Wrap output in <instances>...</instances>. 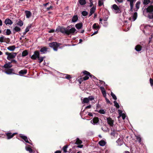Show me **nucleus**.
Here are the masks:
<instances>
[{
	"label": "nucleus",
	"instance_id": "bf43d9fd",
	"mask_svg": "<svg viewBox=\"0 0 153 153\" xmlns=\"http://www.w3.org/2000/svg\"><path fill=\"white\" fill-rule=\"evenodd\" d=\"M105 100L106 101V102L108 104H110L111 103V102L106 97H105Z\"/></svg>",
	"mask_w": 153,
	"mask_h": 153
},
{
	"label": "nucleus",
	"instance_id": "a878e982",
	"mask_svg": "<svg viewBox=\"0 0 153 153\" xmlns=\"http://www.w3.org/2000/svg\"><path fill=\"white\" fill-rule=\"evenodd\" d=\"M28 53L27 50L24 51L22 53V56L23 57L25 56L28 55Z\"/></svg>",
	"mask_w": 153,
	"mask_h": 153
},
{
	"label": "nucleus",
	"instance_id": "7ed1b4c3",
	"mask_svg": "<svg viewBox=\"0 0 153 153\" xmlns=\"http://www.w3.org/2000/svg\"><path fill=\"white\" fill-rule=\"evenodd\" d=\"M5 54L7 56V59L9 60H10L11 59L14 58L17 55V53L16 52H6Z\"/></svg>",
	"mask_w": 153,
	"mask_h": 153
},
{
	"label": "nucleus",
	"instance_id": "9d476101",
	"mask_svg": "<svg viewBox=\"0 0 153 153\" xmlns=\"http://www.w3.org/2000/svg\"><path fill=\"white\" fill-rule=\"evenodd\" d=\"M14 70L13 68L6 69L5 72L7 74L10 75L11 74H16L14 72Z\"/></svg>",
	"mask_w": 153,
	"mask_h": 153
},
{
	"label": "nucleus",
	"instance_id": "dca6fc26",
	"mask_svg": "<svg viewBox=\"0 0 153 153\" xmlns=\"http://www.w3.org/2000/svg\"><path fill=\"white\" fill-rule=\"evenodd\" d=\"M111 135L113 137L112 138H115V137H117L118 134L116 131L115 130H113L111 133Z\"/></svg>",
	"mask_w": 153,
	"mask_h": 153
},
{
	"label": "nucleus",
	"instance_id": "412c9836",
	"mask_svg": "<svg viewBox=\"0 0 153 153\" xmlns=\"http://www.w3.org/2000/svg\"><path fill=\"white\" fill-rule=\"evenodd\" d=\"M82 26V22L77 23L75 25L76 27L78 29H81Z\"/></svg>",
	"mask_w": 153,
	"mask_h": 153
},
{
	"label": "nucleus",
	"instance_id": "603ef678",
	"mask_svg": "<svg viewBox=\"0 0 153 153\" xmlns=\"http://www.w3.org/2000/svg\"><path fill=\"white\" fill-rule=\"evenodd\" d=\"M118 112L119 115V116L118 117V118H119L121 116V115L123 114V111L121 110H118Z\"/></svg>",
	"mask_w": 153,
	"mask_h": 153
},
{
	"label": "nucleus",
	"instance_id": "39448f33",
	"mask_svg": "<svg viewBox=\"0 0 153 153\" xmlns=\"http://www.w3.org/2000/svg\"><path fill=\"white\" fill-rule=\"evenodd\" d=\"M112 8L115 11V13H119L121 12V10L116 4H114L112 6Z\"/></svg>",
	"mask_w": 153,
	"mask_h": 153
},
{
	"label": "nucleus",
	"instance_id": "69168bd1",
	"mask_svg": "<svg viewBox=\"0 0 153 153\" xmlns=\"http://www.w3.org/2000/svg\"><path fill=\"white\" fill-rule=\"evenodd\" d=\"M91 108V105H89L88 106H87L85 108V109H88V108Z\"/></svg>",
	"mask_w": 153,
	"mask_h": 153
},
{
	"label": "nucleus",
	"instance_id": "0eeeda50",
	"mask_svg": "<svg viewBox=\"0 0 153 153\" xmlns=\"http://www.w3.org/2000/svg\"><path fill=\"white\" fill-rule=\"evenodd\" d=\"M107 120L108 124L111 127L114 126V120L110 117H107Z\"/></svg>",
	"mask_w": 153,
	"mask_h": 153
},
{
	"label": "nucleus",
	"instance_id": "aec40b11",
	"mask_svg": "<svg viewBox=\"0 0 153 153\" xmlns=\"http://www.w3.org/2000/svg\"><path fill=\"white\" fill-rule=\"evenodd\" d=\"M78 19V16L77 15H74L72 17V22H76Z\"/></svg>",
	"mask_w": 153,
	"mask_h": 153
},
{
	"label": "nucleus",
	"instance_id": "6e6d98bb",
	"mask_svg": "<svg viewBox=\"0 0 153 153\" xmlns=\"http://www.w3.org/2000/svg\"><path fill=\"white\" fill-rule=\"evenodd\" d=\"M127 1H129L130 3H134L136 1V0H127Z\"/></svg>",
	"mask_w": 153,
	"mask_h": 153
},
{
	"label": "nucleus",
	"instance_id": "37998d69",
	"mask_svg": "<svg viewBox=\"0 0 153 153\" xmlns=\"http://www.w3.org/2000/svg\"><path fill=\"white\" fill-rule=\"evenodd\" d=\"M6 35H9L11 33V31L9 29H7L6 30Z\"/></svg>",
	"mask_w": 153,
	"mask_h": 153
},
{
	"label": "nucleus",
	"instance_id": "13d9d810",
	"mask_svg": "<svg viewBox=\"0 0 153 153\" xmlns=\"http://www.w3.org/2000/svg\"><path fill=\"white\" fill-rule=\"evenodd\" d=\"M90 77L92 78V79H96V78L95 76H94L93 75H92L90 73Z\"/></svg>",
	"mask_w": 153,
	"mask_h": 153
},
{
	"label": "nucleus",
	"instance_id": "20e7f679",
	"mask_svg": "<svg viewBox=\"0 0 153 153\" xmlns=\"http://www.w3.org/2000/svg\"><path fill=\"white\" fill-rule=\"evenodd\" d=\"M67 28H66L63 26H59L56 30V32L58 33L60 32L64 34H66L67 33Z\"/></svg>",
	"mask_w": 153,
	"mask_h": 153
},
{
	"label": "nucleus",
	"instance_id": "0e129e2a",
	"mask_svg": "<svg viewBox=\"0 0 153 153\" xmlns=\"http://www.w3.org/2000/svg\"><path fill=\"white\" fill-rule=\"evenodd\" d=\"M53 7L52 6H50L49 7H48L47 9V10H49L50 9H52Z\"/></svg>",
	"mask_w": 153,
	"mask_h": 153
},
{
	"label": "nucleus",
	"instance_id": "e433bc0d",
	"mask_svg": "<svg viewBox=\"0 0 153 153\" xmlns=\"http://www.w3.org/2000/svg\"><path fill=\"white\" fill-rule=\"evenodd\" d=\"M113 102L114 103V106L116 107L118 109L119 108H120V106L118 103L116 101H114Z\"/></svg>",
	"mask_w": 153,
	"mask_h": 153
},
{
	"label": "nucleus",
	"instance_id": "5701e85b",
	"mask_svg": "<svg viewBox=\"0 0 153 153\" xmlns=\"http://www.w3.org/2000/svg\"><path fill=\"white\" fill-rule=\"evenodd\" d=\"M140 3L141 2L140 1H138L136 2L135 4V7L137 10H135V11H137V10L139 8L140 5Z\"/></svg>",
	"mask_w": 153,
	"mask_h": 153
},
{
	"label": "nucleus",
	"instance_id": "7c9ffc66",
	"mask_svg": "<svg viewBox=\"0 0 153 153\" xmlns=\"http://www.w3.org/2000/svg\"><path fill=\"white\" fill-rule=\"evenodd\" d=\"M29 147H26V149L27 151H29L30 153L33 152V151L32 149L30 148V146H28Z\"/></svg>",
	"mask_w": 153,
	"mask_h": 153
},
{
	"label": "nucleus",
	"instance_id": "6ab92c4d",
	"mask_svg": "<svg viewBox=\"0 0 153 153\" xmlns=\"http://www.w3.org/2000/svg\"><path fill=\"white\" fill-rule=\"evenodd\" d=\"M142 48V47L140 45H137L135 47V49L137 51H140Z\"/></svg>",
	"mask_w": 153,
	"mask_h": 153
},
{
	"label": "nucleus",
	"instance_id": "4be33fe9",
	"mask_svg": "<svg viewBox=\"0 0 153 153\" xmlns=\"http://www.w3.org/2000/svg\"><path fill=\"white\" fill-rule=\"evenodd\" d=\"M94 124L97 123L99 121V118L98 117H94L92 120Z\"/></svg>",
	"mask_w": 153,
	"mask_h": 153
},
{
	"label": "nucleus",
	"instance_id": "4c0bfd02",
	"mask_svg": "<svg viewBox=\"0 0 153 153\" xmlns=\"http://www.w3.org/2000/svg\"><path fill=\"white\" fill-rule=\"evenodd\" d=\"M21 28L17 26H16L14 29V30H15L16 32H18L20 31L21 30Z\"/></svg>",
	"mask_w": 153,
	"mask_h": 153
},
{
	"label": "nucleus",
	"instance_id": "a19ab883",
	"mask_svg": "<svg viewBox=\"0 0 153 153\" xmlns=\"http://www.w3.org/2000/svg\"><path fill=\"white\" fill-rule=\"evenodd\" d=\"M88 14V13L86 11H83L82 12V14L84 16H86Z\"/></svg>",
	"mask_w": 153,
	"mask_h": 153
},
{
	"label": "nucleus",
	"instance_id": "c85d7f7f",
	"mask_svg": "<svg viewBox=\"0 0 153 153\" xmlns=\"http://www.w3.org/2000/svg\"><path fill=\"white\" fill-rule=\"evenodd\" d=\"M93 29H98L99 28V26L97 23H94L92 26Z\"/></svg>",
	"mask_w": 153,
	"mask_h": 153
},
{
	"label": "nucleus",
	"instance_id": "a18cd8bd",
	"mask_svg": "<svg viewBox=\"0 0 153 153\" xmlns=\"http://www.w3.org/2000/svg\"><path fill=\"white\" fill-rule=\"evenodd\" d=\"M3 67L5 68L9 69V65L6 63L4 65Z\"/></svg>",
	"mask_w": 153,
	"mask_h": 153
},
{
	"label": "nucleus",
	"instance_id": "1a4fd4ad",
	"mask_svg": "<svg viewBox=\"0 0 153 153\" xmlns=\"http://www.w3.org/2000/svg\"><path fill=\"white\" fill-rule=\"evenodd\" d=\"M76 31V29L74 27H72L69 30L67 29L66 35H69L71 34H73Z\"/></svg>",
	"mask_w": 153,
	"mask_h": 153
},
{
	"label": "nucleus",
	"instance_id": "2eb2a0df",
	"mask_svg": "<svg viewBox=\"0 0 153 153\" xmlns=\"http://www.w3.org/2000/svg\"><path fill=\"white\" fill-rule=\"evenodd\" d=\"M48 49V48L46 47H44L41 48L40 51L42 53H45L47 51Z\"/></svg>",
	"mask_w": 153,
	"mask_h": 153
},
{
	"label": "nucleus",
	"instance_id": "b1692460",
	"mask_svg": "<svg viewBox=\"0 0 153 153\" xmlns=\"http://www.w3.org/2000/svg\"><path fill=\"white\" fill-rule=\"evenodd\" d=\"M16 47L14 45L10 46L7 48V49L9 50L13 51L15 49Z\"/></svg>",
	"mask_w": 153,
	"mask_h": 153
},
{
	"label": "nucleus",
	"instance_id": "c03bdc74",
	"mask_svg": "<svg viewBox=\"0 0 153 153\" xmlns=\"http://www.w3.org/2000/svg\"><path fill=\"white\" fill-rule=\"evenodd\" d=\"M98 112L100 114H105V111L103 109H100L98 111Z\"/></svg>",
	"mask_w": 153,
	"mask_h": 153
},
{
	"label": "nucleus",
	"instance_id": "f3484780",
	"mask_svg": "<svg viewBox=\"0 0 153 153\" xmlns=\"http://www.w3.org/2000/svg\"><path fill=\"white\" fill-rule=\"evenodd\" d=\"M27 72V70L24 69L21 70L19 72V73L20 75H23L26 74Z\"/></svg>",
	"mask_w": 153,
	"mask_h": 153
},
{
	"label": "nucleus",
	"instance_id": "2f4dec72",
	"mask_svg": "<svg viewBox=\"0 0 153 153\" xmlns=\"http://www.w3.org/2000/svg\"><path fill=\"white\" fill-rule=\"evenodd\" d=\"M151 2L150 0H143V4L146 5H148Z\"/></svg>",
	"mask_w": 153,
	"mask_h": 153
},
{
	"label": "nucleus",
	"instance_id": "f704fd0d",
	"mask_svg": "<svg viewBox=\"0 0 153 153\" xmlns=\"http://www.w3.org/2000/svg\"><path fill=\"white\" fill-rule=\"evenodd\" d=\"M68 146V145H66L64 146L63 148L62 149L63 151V152L64 153H66L67 152V149Z\"/></svg>",
	"mask_w": 153,
	"mask_h": 153
},
{
	"label": "nucleus",
	"instance_id": "de8ad7c7",
	"mask_svg": "<svg viewBox=\"0 0 153 153\" xmlns=\"http://www.w3.org/2000/svg\"><path fill=\"white\" fill-rule=\"evenodd\" d=\"M98 4L99 6L100 7L103 4V2L101 0H100L98 1Z\"/></svg>",
	"mask_w": 153,
	"mask_h": 153
},
{
	"label": "nucleus",
	"instance_id": "c9c22d12",
	"mask_svg": "<svg viewBox=\"0 0 153 153\" xmlns=\"http://www.w3.org/2000/svg\"><path fill=\"white\" fill-rule=\"evenodd\" d=\"M137 13L135 12L134 13L133 15V21H134L137 19Z\"/></svg>",
	"mask_w": 153,
	"mask_h": 153
},
{
	"label": "nucleus",
	"instance_id": "f257e3e1",
	"mask_svg": "<svg viewBox=\"0 0 153 153\" xmlns=\"http://www.w3.org/2000/svg\"><path fill=\"white\" fill-rule=\"evenodd\" d=\"M83 74L82 75L83 76L85 75V76L82 78H81L79 80V81L80 84H81L83 80H86L88 79L89 78V76L90 77V73L86 71H84L82 72Z\"/></svg>",
	"mask_w": 153,
	"mask_h": 153
},
{
	"label": "nucleus",
	"instance_id": "ea45409f",
	"mask_svg": "<svg viewBox=\"0 0 153 153\" xmlns=\"http://www.w3.org/2000/svg\"><path fill=\"white\" fill-rule=\"evenodd\" d=\"M65 78L68 80H70V79L72 77L70 75L66 74H65Z\"/></svg>",
	"mask_w": 153,
	"mask_h": 153
},
{
	"label": "nucleus",
	"instance_id": "5fc2aeb1",
	"mask_svg": "<svg viewBox=\"0 0 153 153\" xmlns=\"http://www.w3.org/2000/svg\"><path fill=\"white\" fill-rule=\"evenodd\" d=\"M121 116L122 117V119H123V120H124L125 119V117H126V115L124 113H123L121 115Z\"/></svg>",
	"mask_w": 153,
	"mask_h": 153
},
{
	"label": "nucleus",
	"instance_id": "8fccbe9b",
	"mask_svg": "<svg viewBox=\"0 0 153 153\" xmlns=\"http://www.w3.org/2000/svg\"><path fill=\"white\" fill-rule=\"evenodd\" d=\"M4 37L3 36L0 37V42H2L4 41Z\"/></svg>",
	"mask_w": 153,
	"mask_h": 153
},
{
	"label": "nucleus",
	"instance_id": "bb28decb",
	"mask_svg": "<svg viewBox=\"0 0 153 153\" xmlns=\"http://www.w3.org/2000/svg\"><path fill=\"white\" fill-rule=\"evenodd\" d=\"M105 142L103 140H101L99 142V144L101 146H104L106 144Z\"/></svg>",
	"mask_w": 153,
	"mask_h": 153
},
{
	"label": "nucleus",
	"instance_id": "6e6552de",
	"mask_svg": "<svg viewBox=\"0 0 153 153\" xmlns=\"http://www.w3.org/2000/svg\"><path fill=\"white\" fill-rule=\"evenodd\" d=\"M17 134V133H15L12 134L11 132H7L5 133L6 136L7 137V138L8 139H9L12 138Z\"/></svg>",
	"mask_w": 153,
	"mask_h": 153
},
{
	"label": "nucleus",
	"instance_id": "864d4df0",
	"mask_svg": "<svg viewBox=\"0 0 153 153\" xmlns=\"http://www.w3.org/2000/svg\"><path fill=\"white\" fill-rule=\"evenodd\" d=\"M150 83L151 85L152 86L153 85V79L152 78L150 79Z\"/></svg>",
	"mask_w": 153,
	"mask_h": 153
},
{
	"label": "nucleus",
	"instance_id": "680f3d73",
	"mask_svg": "<svg viewBox=\"0 0 153 153\" xmlns=\"http://www.w3.org/2000/svg\"><path fill=\"white\" fill-rule=\"evenodd\" d=\"M55 32V30L54 29H51L48 31L49 33H52Z\"/></svg>",
	"mask_w": 153,
	"mask_h": 153
},
{
	"label": "nucleus",
	"instance_id": "72a5a7b5",
	"mask_svg": "<svg viewBox=\"0 0 153 153\" xmlns=\"http://www.w3.org/2000/svg\"><path fill=\"white\" fill-rule=\"evenodd\" d=\"M79 2L80 4L82 5H84L86 4V1L85 0H79Z\"/></svg>",
	"mask_w": 153,
	"mask_h": 153
},
{
	"label": "nucleus",
	"instance_id": "c756f323",
	"mask_svg": "<svg viewBox=\"0 0 153 153\" xmlns=\"http://www.w3.org/2000/svg\"><path fill=\"white\" fill-rule=\"evenodd\" d=\"M82 143V141L81 140H79V138H77L76 139V141L75 142V144L77 145H79Z\"/></svg>",
	"mask_w": 153,
	"mask_h": 153
},
{
	"label": "nucleus",
	"instance_id": "ddd939ff",
	"mask_svg": "<svg viewBox=\"0 0 153 153\" xmlns=\"http://www.w3.org/2000/svg\"><path fill=\"white\" fill-rule=\"evenodd\" d=\"M96 10V7L93 6L90 9L89 16H91L94 13Z\"/></svg>",
	"mask_w": 153,
	"mask_h": 153
},
{
	"label": "nucleus",
	"instance_id": "338daca9",
	"mask_svg": "<svg viewBox=\"0 0 153 153\" xmlns=\"http://www.w3.org/2000/svg\"><path fill=\"white\" fill-rule=\"evenodd\" d=\"M83 146L82 145L79 144L77 146V147L78 148H82L83 147Z\"/></svg>",
	"mask_w": 153,
	"mask_h": 153
},
{
	"label": "nucleus",
	"instance_id": "423d86ee",
	"mask_svg": "<svg viewBox=\"0 0 153 153\" xmlns=\"http://www.w3.org/2000/svg\"><path fill=\"white\" fill-rule=\"evenodd\" d=\"M40 56V53L39 51H36L34 52V54L31 57V59L33 60H36Z\"/></svg>",
	"mask_w": 153,
	"mask_h": 153
},
{
	"label": "nucleus",
	"instance_id": "f8f14e48",
	"mask_svg": "<svg viewBox=\"0 0 153 153\" xmlns=\"http://www.w3.org/2000/svg\"><path fill=\"white\" fill-rule=\"evenodd\" d=\"M19 137L24 140L26 143H29V142L28 141L27 138V136L23 135L22 134H20L19 135Z\"/></svg>",
	"mask_w": 153,
	"mask_h": 153
},
{
	"label": "nucleus",
	"instance_id": "473e14b6",
	"mask_svg": "<svg viewBox=\"0 0 153 153\" xmlns=\"http://www.w3.org/2000/svg\"><path fill=\"white\" fill-rule=\"evenodd\" d=\"M45 58V56L44 57H39L38 58V60H39L38 62L39 63H41L43 60Z\"/></svg>",
	"mask_w": 153,
	"mask_h": 153
},
{
	"label": "nucleus",
	"instance_id": "052dcab7",
	"mask_svg": "<svg viewBox=\"0 0 153 153\" xmlns=\"http://www.w3.org/2000/svg\"><path fill=\"white\" fill-rule=\"evenodd\" d=\"M11 62L12 63H14L15 64H16L17 63L15 59H13L11 60Z\"/></svg>",
	"mask_w": 153,
	"mask_h": 153
},
{
	"label": "nucleus",
	"instance_id": "a211bd4d",
	"mask_svg": "<svg viewBox=\"0 0 153 153\" xmlns=\"http://www.w3.org/2000/svg\"><path fill=\"white\" fill-rule=\"evenodd\" d=\"M25 13L26 14V17L27 18H29L31 16V13L29 11L25 10Z\"/></svg>",
	"mask_w": 153,
	"mask_h": 153
},
{
	"label": "nucleus",
	"instance_id": "79ce46f5",
	"mask_svg": "<svg viewBox=\"0 0 153 153\" xmlns=\"http://www.w3.org/2000/svg\"><path fill=\"white\" fill-rule=\"evenodd\" d=\"M111 96L113 99L115 100H116L117 99L116 96L114 93H113L112 92L111 93Z\"/></svg>",
	"mask_w": 153,
	"mask_h": 153
},
{
	"label": "nucleus",
	"instance_id": "9b49d317",
	"mask_svg": "<svg viewBox=\"0 0 153 153\" xmlns=\"http://www.w3.org/2000/svg\"><path fill=\"white\" fill-rule=\"evenodd\" d=\"M146 11L147 13H153V5H150L146 8Z\"/></svg>",
	"mask_w": 153,
	"mask_h": 153
},
{
	"label": "nucleus",
	"instance_id": "09e8293b",
	"mask_svg": "<svg viewBox=\"0 0 153 153\" xmlns=\"http://www.w3.org/2000/svg\"><path fill=\"white\" fill-rule=\"evenodd\" d=\"M108 18V16L107 15L104 16L103 19L104 21H107Z\"/></svg>",
	"mask_w": 153,
	"mask_h": 153
},
{
	"label": "nucleus",
	"instance_id": "4d7b16f0",
	"mask_svg": "<svg viewBox=\"0 0 153 153\" xmlns=\"http://www.w3.org/2000/svg\"><path fill=\"white\" fill-rule=\"evenodd\" d=\"M100 89L101 91V92H102V91H104L105 90L104 88L102 86L100 87Z\"/></svg>",
	"mask_w": 153,
	"mask_h": 153
},
{
	"label": "nucleus",
	"instance_id": "f03ea898",
	"mask_svg": "<svg viewBox=\"0 0 153 153\" xmlns=\"http://www.w3.org/2000/svg\"><path fill=\"white\" fill-rule=\"evenodd\" d=\"M61 45V44L56 42H53L49 44V46L50 47L53 48L55 51H57L58 47Z\"/></svg>",
	"mask_w": 153,
	"mask_h": 153
},
{
	"label": "nucleus",
	"instance_id": "3c124183",
	"mask_svg": "<svg viewBox=\"0 0 153 153\" xmlns=\"http://www.w3.org/2000/svg\"><path fill=\"white\" fill-rule=\"evenodd\" d=\"M87 98H88V100H89V101H91V100H93L94 99V98L92 96H89Z\"/></svg>",
	"mask_w": 153,
	"mask_h": 153
},
{
	"label": "nucleus",
	"instance_id": "393cba45",
	"mask_svg": "<svg viewBox=\"0 0 153 153\" xmlns=\"http://www.w3.org/2000/svg\"><path fill=\"white\" fill-rule=\"evenodd\" d=\"M88 99V98L87 97L84 98L83 99V101H82V103L83 104L88 103L89 102V101Z\"/></svg>",
	"mask_w": 153,
	"mask_h": 153
},
{
	"label": "nucleus",
	"instance_id": "e2e57ef3",
	"mask_svg": "<svg viewBox=\"0 0 153 153\" xmlns=\"http://www.w3.org/2000/svg\"><path fill=\"white\" fill-rule=\"evenodd\" d=\"M115 1L116 2H117V1L119 3H122L123 1V0H115Z\"/></svg>",
	"mask_w": 153,
	"mask_h": 153
},
{
	"label": "nucleus",
	"instance_id": "cd10ccee",
	"mask_svg": "<svg viewBox=\"0 0 153 153\" xmlns=\"http://www.w3.org/2000/svg\"><path fill=\"white\" fill-rule=\"evenodd\" d=\"M147 17L150 19H153V12L148 13Z\"/></svg>",
	"mask_w": 153,
	"mask_h": 153
},
{
	"label": "nucleus",
	"instance_id": "4468645a",
	"mask_svg": "<svg viewBox=\"0 0 153 153\" xmlns=\"http://www.w3.org/2000/svg\"><path fill=\"white\" fill-rule=\"evenodd\" d=\"M4 23L6 25H11L13 24L12 21L8 18H7L5 20Z\"/></svg>",
	"mask_w": 153,
	"mask_h": 153
},
{
	"label": "nucleus",
	"instance_id": "58836bf2",
	"mask_svg": "<svg viewBox=\"0 0 153 153\" xmlns=\"http://www.w3.org/2000/svg\"><path fill=\"white\" fill-rule=\"evenodd\" d=\"M17 25H18L21 27V26H22L23 25V22L22 21L20 20L18 22Z\"/></svg>",
	"mask_w": 153,
	"mask_h": 153
},
{
	"label": "nucleus",
	"instance_id": "49530a36",
	"mask_svg": "<svg viewBox=\"0 0 153 153\" xmlns=\"http://www.w3.org/2000/svg\"><path fill=\"white\" fill-rule=\"evenodd\" d=\"M136 139H137V140H138V141L139 143H141V138L140 137L138 136H136Z\"/></svg>",
	"mask_w": 153,
	"mask_h": 153
},
{
	"label": "nucleus",
	"instance_id": "774afa93",
	"mask_svg": "<svg viewBox=\"0 0 153 153\" xmlns=\"http://www.w3.org/2000/svg\"><path fill=\"white\" fill-rule=\"evenodd\" d=\"M62 151L60 150H57L54 153H61Z\"/></svg>",
	"mask_w": 153,
	"mask_h": 153
}]
</instances>
